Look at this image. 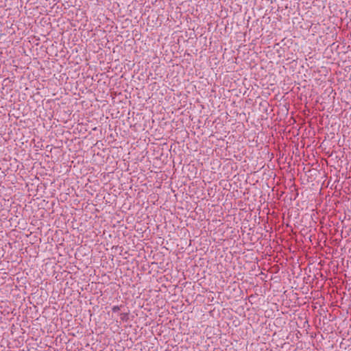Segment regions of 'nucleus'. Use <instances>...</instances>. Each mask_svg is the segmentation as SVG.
Returning <instances> with one entry per match:
<instances>
[{"label": "nucleus", "instance_id": "obj_1", "mask_svg": "<svg viewBox=\"0 0 351 351\" xmlns=\"http://www.w3.org/2000/svg\"><path fill=\"white\" fill-rule=\"evenodd\" d=\"M121 319L123 322H127L129 320V313H123L121 314Z\"/></svg>", "mask_w": 351, "mask_h": 351}, {"label": "nucleus", "instance_id": "obj_2", "mask_svg": "<svg viewBox=\"0 0 351 351\" xmlns=\"http://www.w3.org/2000/svg\"><path fill=\"white\" fill-rule=\"evenodd\" d=\"M120 309H121V306H114L112 308V311L114 313L118 312L119 311H120Z\"/></svg>", "mask_w": 351, "mask_h": 351}]
</instances>
